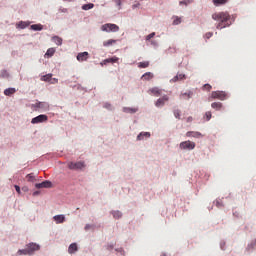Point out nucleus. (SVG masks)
<instances>
[{
  "instance_id": "nucleus-1",
  "label": "nucleus",
  "mask_w": 256,
  "mask_h": 256,
  "mask_svg": "<svg viewBox=\"0 0 256 256\" xmlns=\"http://www.w3.org/2000/svg\"><path fill=\"white\" fill-rule=\"evenodd\" d=\"M212 19L217 21L216 29H225V27H231V15L229 12H215L212 14Z\"/></svg>"
},
{
  "instance_id": "nucleus-2",
  "label": "nucleus",
  "mask_w": 256,
  "mask_h": 256,
  "mask_svg": "<svg viewBox=\"0 0 256 256\" xmlns=\"http://www.w3.org/2000/svg\"><path fill=\"white\" fill-rule=\"evenodd\" d=\"M68 169L71 171H81V169H85V162L78 161V162H69Z\"/></svg>"
},
{
  "instance_id": "nucleus-3",
  "label": "nucleus",
  "mask_w": 256,
  "mask_h": 256,
  "mask_svg": "<svg viewBox=\"0 0 256 256\" xmlns=\"http://www.w3.org/2000/svg\"><path fill=\"white\" fill-rule=\"evenodd\" d=\"M212 99H219L220 101H225L227 99V92L225 91H213L211 93Z\"/></svg>"
},
{
  "instance_id": "nucleus-4",
  "label": "nucleus",
  "mask_w": 256,
  "mask_h": 256,
  "mask_svg": "<svg viewBox=\"0 0 256 256\" xmlns=\"http://www.w3.org/2000/svg\"><path fill=\"white\" fill-rule=\"evenodd\" d=\"M195 146H196L195 142H191L190 140L181 142L179 145L180 149L188 150V151H193V149H195Z\"/></svg>"
},
{
  "instance_id": "nucleus-5",
  "label": "nucleus",
  "mask_w": 256,
  "mask_h": 256,
  "mask_svg": "<svg viewBox=\"0 0 256 256\" xmlns=\"http://www.w3.org/2000/svg\"><path fill=\"white\" fill-rule=\"evenodd\" d=\"M102 31H106L107 33H109V31H113L114 33H117V31H119V26H117V24H104L101 27Z\"/></svg>"
},
{
  "instance_id": "nucleus-6",
  "label": "nucleus",
  "mask_w": 256,
  "mask_h": 256,
  "mask_svg": "<svg viewBox=\"0 0 256 256\" xmlns=\"http://www.w3.org/2000/svg\"><path fill=\"white\" fill-rule=\"evenodd\" d=\"M49 117H47V115L45 114H40L39 116L34 117L31 120V123L33 125H36L37 123H45V121H48Z\"/></svg>"
},
{
  "instance_id": "nucleus-7",
  "label": "nucleus",
  "mask_w": 256,
  "mask_h": 256,
  "mask_svg": "<svg viewBox=\"0 0 256 256\" xmlns=\"http://www.w3.org/2000/svg\"><path fill=\"white\" fill-rule=\"evenodd\" d=\"M26 247L28 249L29 255H33L35 251H39V249H41V246H39V244L33 242L26 245Z\"/></svg>"
},
{
  "instance_id": "nucleus-8",
  "label": "nucleus",
  "mask_w": 256,
  "mask_h": 256,
  "mask_svg": "<svg viewBox=\"0 0 256 256\" xmlns=\"http://www.w3.org/2000/svg\"><path fill=\"white\" fill-rule=\"evenodd\" d=\"M52 186L51 181H44L42 183L35 184L36 189H49Z\"/></svg>"
},
{
  "instance_id": "nucleus-9",
  "label": "nucleus",
  "mask_w": 256,
  "mask_h": 256,
  "mask_svg": "<svg viewBox=\"0 0 256 256\" xmlns=\"http://www.w3.org/2000/svg\"><path fill=\"white\" fill-rule=\"evenodd\" d=\"M167 101H169V96L164 95L162 98H159L155 102V105H156V107H163L165 105V103H167Z\"/></svg>"
},
{
  "instance_id": "nucleus-10",
  "label": "nucleus",
  "mask_w": 256,
  "mask_h": 256,
  "mask_svg": "<svg viewBox=\"0 0 256 256\" xmlns=\"http://www.w3.org/2000/svg\"><path fill=\"white\" fill-rule=\"evenodd\" d=\"M89 59V52H80L77 55V61L83 62Z\"/></svg>"
},
{
  "instance_id": "nucleus-11",
  "label": "nucleus",
  "mask_w": 256,
  "mask_h": 256,
  "mask_svg": "<svg viewBox=\"0 0 256 256\" xmlns=\"http://www.w3.org/2000/svg\"><path fill=\"white\" fill-rule=\"evenodd\" d=\"M186 137H194L195 139H201V137H203V134H201L200 132L188 131L186 133Z\"/></svg>"
},
{
  "instance_id": "nucleus-12",
  "label": "nucleus",
  "mask_w": 256,
  "mask_h": 256,
  "mask_svg": "<svg viewBox=\"0 0 256 256\" xmlns=\"http://www.w3.org/2000/svg\"><path fill=\"white\" fill-rule=\"evenodd\" d=\"M148 93L150 95H154V97H160L162 91L161 89L157 88V87H154V88H151Z\"/></svg>"
},
{
  "instance_id": "nucleus-13",
  "label": "nucleus",
  "mask_w": 256,
  "mask_h": 256,
  "mask_svg": "<svg viewBox=\"0 0 256 256\" xmlns=\"http://www.w3.org/2000/svg\"><path fill=\"white\" fill-rule=\"evenodd\" d=\"M149 137H151V133L149 132H141L138 136H137V140L138 141H143V139H149Z\"/></svg>"
},
{
  "instance_id": "nucleus-14",
  "label": "nucleus",
  "mask_w": 256,
  "mask_h": 256,
  "mask_svg": "<svg viewBox=\"0 0 256 256\" xmlns=\"http://www.w3.org/2000/svg\"><path fill=\"white\" fill-rule=\"evenodd\" d=\"M78 247H77V243H72L70 244V246L68 247V253L70 255H73V253L77 252L78 251Z\"/></svg>"
},
{
  "instance_id": "nucleus-15",
  "label": "nucleus",
  "mask_w": 256,
  "mask_h": 256,
  "mask_svg": "<svg viewBox=\"0 0 256 256\" xmlns=\"http://www.w3.org/2000/svg\"><path fill=\"white\" fill-rule=\"evenodd\" d=\"M15 93H17L15 88H8L4 90V95H6V97H11V95H15Z\"/></svg>"
},
{
  "instance_id": "nucleus-16",
  "label": "nucleus",
  "mask_w": 256,
  "mask_h": 256,
  "mask_svg": "<svg viewBox=\"0 0 256 256\" xmlns=\"http://www.w3.org/2000/svg\"><path fill=\"white\" fill-rule=\"evenodd\" d=\"M154 75L151 72H146L142 75L141 79H143V81H151V79H153Z\"/></svg>"
},
{
  "instance_id": "nucleus-17",
  "label": "nucleus",
  "mask_w": 256,
  "mask_h": 256,
  "mask_svg": "<svg viewBox=\"0 0 256 256\" xmlns=\"http://www.w3.org/2000/svg\"><path fill=\"white\" fill-rule=\"evenodd\" d=\"M212 109H215V111H221L223 109V103L221 102H214L211 104Z\"/></svg>"
},
{
  "instance_id": "nucleus-18",
  "label": "nucleus",
  "mask_w": 256,
  "mask_h": 256,
  "mask_svg": "<svg viewBox=\"0 0 256 256\" xmlns=\"http://www.w3.org/2000/svg\"><path fill=\"white\" fill-rule=\"evenodd\" d=\"M53 219L57 224L65 223V215H55Z\"/></svg>"
},
{
  "instance_id": "nucleus-19",
  "label": "nucleus",
  "mask_w": 256,
  "mask_h": 256,
  "mask_svg": "<svg viewBox=\"0 0 256 256\" xmlns=\"http://www.w3.org/2000/svg\"><path fill=\"white\" fill-rule=\"evenodd\" d=\"M183 79H186L185 74H177L172 80V83H177V81H183Z\"/></svg>"
},
{
  "instance_id": "nucleus-20",
  "label": "nucleus",
  "mask_w": 256,
  "mask_h": 256,
  "mask_svg": "<svg viewBox=\"0 0 256 256\" xmlns=\"http://www.w3.org/2000/svg\"><path fill=\"white\" fill-rule=\"evenodd\" d=\"M52 41L58 46L63 45V39L59 36L52 37Z\"/></svg>"
},
{
  "instance_id": "nucleus-21",
  "label": "nucleus",
  "mask_w": 256,
  "mask_h": 256,
  "mask_svg": "<svg viewBox=\"0 0 256 256\" xmlns=\"http://www.w3.org/2000/svg\"><path fill=\"white\" fill-rule=\"evenodd\" d=\"M35 107H37L38 109H47V108H49V104H47L45 102H37L35 104Z\"/></svg>"
},
{
  "instance_id": "nucleus-22",
  "label": "nucleus",
  "mask_w": 256,
  "mask_h": 256,
  "mask_svg": "<svg viewBox=\"0 0 256 256\" xmlns=\"http://www.w3.org/2000/svg\"><path fill=\"white\" fill-rule=\"evenodd\" d=\"M119 61V58L117 56H114L112 58H108L104 60V65H107V63H117Z\"/></svg>"
},
{
  "instance_id": "nucleus-23",
  "label": "nucleus",
  "mask_w": 256,
  "mask_h": 256,
  "mask_svg": "<svg viewBox=\"0 0 256 256\" xmlns=\"http://www.w3.org/2000/svg\"><path fill=\"white\" fill-rule=\"evenodd\" d=\"M53 74H46L41 77V81H45L46 83H51Z\"/></svg>"
},
{
  "instance_id": "nucleus-24",
  "label": "nucleus",
  "mask_w": 256,
  "mask_h": 256,
  "mask_svg": "<svg viewBox=\"0 0 256 256\" xmlns=\"http://www.w3.org/2000/svg\"><path fill=\"white\" fill-rule=\"evenodd\" d=\"M32 31H42L43 30V25L41 24H33L31 25Z\"/></svg>"
},
{
  "instance_id": "nucleus-25",
  "label": "nucleus",
  "mask_w": 256,
  "mask_h": 256,
  "mask_svg": "<svg viewBox=\"0 0 256 256\" xmlns=\"http://www.w3.org/2000/svg\"><path fill=\"white\" fill-rule=\"evenodd\" d=\"M150 63L149 61L139 62L138 67L139 69H147L149 67Z\"/></svg>"
},
{
  "instance_id": "nucleus-26",
  "label": "nucleus",
  "mask_w": 256,
  "mask_h": 256,
  "mask_svg": "<svg viewBox=\"0 0 256 256\" xmlns=\"http://www.w3.org/2000/svg\"><path fill=\"white\" fill-rule=\"evenodd\" d=\"M193 97V92L189 91L181 94V99H191Z\"/></svg>"
},
{
  "instance_id": "nucleus-27",
  "label": "nucleus",
  "mask_w": 256,
  "mask_h": 256,
  "mask_svg": "<svg viewBox=\"0 0 256 256\" xmlns=\"http://www.w3.org/2000/svg\"><path fill=\"white\" fill-rule=\"evenodd\" d=\"M225 3H229V0H213V4L217 7L219 5H225Z\"/></svg>"
},
{
  "instance_id": "nucleus-28",
  "label": "nucleus",
  "mask_w": 256,
  "mask_h": 256,
  "mask_svg": "<svg viewBox=\"0 0 256 256\" xmlns=\"http://www.w3.org/2000/svg\"><path fill=\"white\" fill-rule=\"evenodd\" d=\"M94 7H95V4L89 3V4H84L82 6V9H83V11H89V9H93Z\"/></svg>"
},
{
  "instance_id": "nucleus-29",
  "label": "nucleus",
  "mask_w": 256,
  "mask_h": 256,
  "mask_svg": "<svg viewBox=\"0 0 256 256\" xmlns=\"http://www.w3.org/2000/svg\"><path fill=\"white\" fill-rule=\"evenodd\" d=\"M26 27H29V23H27V22L20 21V22L17 24V28H18V29H26Z\"/></svg>"
},
{
  "instance_id": "nucleus-30",
  "label": "nucleus",
  "mask_w": 256,
  "mask_h": 256,
  "mask_svg": "<svg viewBox=\"0 0 256 256\" xmlns=\"http://www.w3.org/2000/svg\"><path fill=\"white\" fill-rule=\"evenodd\" d=\"M114 43H117V40L110 39V40L104 41L103 46L110 47V45H113Z\"/></svg>"
},
{
  "instance_id": "nucleus-31",
  "label": "nucleus",
  "mask_w": 256,
  "mask_h": 256,
  "mask_svg": "<svg viewBox=\"0 0 256 256\" xmlns=\"http://www.w3.org/2000/svg\"><path fill=\"white\" fill-rule=\"evenodd\" d=\"M55 55V48H49L45 53V57H53Z\"/></svg>"
},
{
  "instance_id": "nucleus-32",
  "label": "nucleus",
  "mask_w": 256,
  "mask_h": 256,
  "mask_svg": "<svg viewBox=\"0 0 256 256\" xmlns=\"http://www.w3.org/2000/svg\"><path fill=\"white\" fill-rule=\"evenodd\" d=\"M123 111H124V113H137V111H139V109L126 107V108H124Z\"/></svg>"
},
{
  "instance_id": "nucleus-33",
  "label": "nucleus",
  "mask_w": 256,
  "mask_h": 256,
  "mask_svg": "<svg viewBox=\"0 0 256 256\" xmlns=\"http://www.w3.org/2000/svg\"><path fill=\"white\" fill-rule=\"evenodd\" d=\"M112 215L114 219H121V217H123V214L121 213V211H114L112 212Z\"/></svg>"
},
{
  "instance_id": "nucleus-34",
  "label": "nucleus",
  "mask_w": 256,
  "mask_h": 256,
  "mask_svg": "<svg viewBox=\"0 0 256 256\" xmlns=\"http://www.w3.org/2000/svg\"><path fill=\"white\" fill-rule=\"evenodd\" d=\"M17 255H29V250H28L27 246H26V249L18 250Z\"/></svg>"
},
{
  "instance_id": "nucleus-35",
  "label": "nucleus",
  "mask_w": 256,
  "mask_h": 256,
  "mask_svg": "<svg viewBox=\"0 0 256 256\" xmlns=\"http://www.w3.org/2000/svg\"><path fill=\"white\" fill-rule=\"evenodd\" d=\"M173 113H174V117H175L176 119H181V110L175 109V110L173 111Z\"/></svg>"
},
{
  "instance_id": "nucleus-36",
  "label": "nucleus",
  "mask_w": 256,
  "mask_h": 256,
  "mask_svg": "<svg viewBox=\"0 0 256 256\" xmlns=\"http://www.w3.org/2000/svg\"><path fill=\"white\" fill-rule=\"evenodd\" d=\"M180 23H181V18H179L178 16H175L173 20V25H180Z\"/></svg>"
},
{
  "instance_id": "nucleus-37",
  "label": "nucleus",
  "mask_w": 256,
  "mask_h": 256,
  "mask_svg": "<svg viewBox=\"0 0 256 256\" xmlns=\"http://www.w3.org/2000/svg\"><path fill=\"white\" fill-rule=\"evenodd\" d=\"M27 180L30 182L35 181V176L33 175V173H30L26 176Z\"/></svg>"
},
{
  "instance_id": "nucleus-38",
  "label": "nucleus",
  "mask_w": 256,
  "mask_h": 256,
  "mask_svg": "<svg viewBox=\"0 0 256 256\" xmlns=\"http://www.w3.org/2000/svg\"><path fill=\"white\" fill-rule=\"evenodd\" d=\"M204 117L206 121H211V117H212L211 111L206 112Z\"/></svg>"
},
{
  "instance_id": "nucleus-39",
  "label": "nucleus",
  "mask_w": 256,
  "mask_h": 256,
  "mask_svg": "<svg viewBox=\"0 0 256 256\" xmlns=\"http://www.w3.org/2000/svg\"><path fill=\"white\" fill-rule=\"evenodd\" d=\"M203 89H204V91H211V89H213V87L210 84H204Z\"/></svg>"
},
{
  "instance_id": "nucleus-40",
  "label": "nucleus",
  "mask_w": 256,
  "mask_h": 256,
  "mask_svg": "<svg viewBox=\"0 0 256 256\" xmlns=\"http://www.w3.org/2000/svg\"><path fill=\"white\" fill-rule=\"evenodd\" d=\"M155 37V32L150 33L149 35L146 36V41H150V39H153Z\"/></svg>"
},
{
  "instance_id": "nucleus-41",
  "label": "nucleus",
  "mask_w": 256,
  "mask_h": 256,
  "mask_svg": "<svg viewBox=\"0 0 256 256\" xmlns=\"http://www.w3.org/2000/svg\"><path fill=\"white\" fill-rule=\"evenodd\" d=\"M205 37H206V39H211V37H213V32H207L205 34Z\"/></svg>"
},
{
  "instance_id": "nucleus-42",
  "label": "nucleus",
  "mask_w": 256,
  "mask_h": 256,
  "mask_svg": "<svg viewBox=\"0 0 256 256\" xmlns=\"http://www.w3.org/2000/svg\"><path fill=\"white\" fill-rule=\"evenodd\" d=\"M16 191L18 192L19 195H21V187H19L18 185L14 186Z\"/></svg>"
},
{
  "instance_id": "nucleus-43",
  "label": "nucleus",
  "mask_w": 256,
  "mask_h": 256,
  "mask_svg": "<svg viewBox=\"0 0 256 256\" xmlns=\"http://www.w3.org/2000/svg\"><path fill=\"white\" fill-rule=\"evenodd\" d=\"M50 83H52V84L59 83V79H57V78H52V80L50 81Z\"/></svg>"
},
{
  "instance_id": "nucleus-44",
  "label": "nucleus",
  "mask_w": 256,
  "mask_h": 256,
  "mask_svg": "<svg viewBox=\"0 0 256 256\" xmlns=\"http://www.w3.org/2000/svg\"><path fill=\"white\" fill-rule=\"evenodd\" d=\"M256 246V240L252 241V243L249 245V247H255Z\"/></svg>"
},
{
  "instance_id": "nucleus-45",
  "label": "nucleus",
  "mask_w": 256,
  "mask_h": 256,
  "mask_svg": "<svg viewBox=\"0 0 256 256\" xmlns=\"http://www.w3.org/2000/svg\"><path fill=\"white\" fill-rule=\"evenodd\" d=\"M1 75L2 77H5V76L7 77L9 74L7 73V71H3Z\"/></svg>"
},
{
  "instance_id": "nucleus-46",
  "label": "nucleus",
  "mask_w": 256,
  "mask_h": 256,
  "mask_svg": "<svg viewBox=\"0 0 256 256\" xmlns=\"http://www.w3.org/2000/svg\"><path fill=\"white\" fill-rule=\"evenodd\" d=\"M191 121H193V117L189 116V117L187 118V123H191Z\"/></svg>"
},
{
  "instance_id": "nucleus-47",
  "label": "nucleus",
  "mask_w": 256,
  "mask_h": 256,
  "mask_svg": "<svg viewBox=\"0 0 256 256\" xmlns=\"http://www.w3.org/2000/svg\"><path fill=\"white\" fill-rule=\"evenodd\" d=\"M89 229H91V225L87 224V225L85 226V231H89Z\"/></svg>"
},
{
  "instance_id": "nucleus-48",
  "label": "nucleus",
  "mask_w": 256,
  "mask_h": 256,
  "mask_svg": "<svg viewBox=\"0 0 256 256\" xmlns=\"http://www.w3.org/2000/svg\"><path fill=\"white\" fill-rule=\"evenodd\" d=\"M139 5H141V4H139V3L134 4V5H132V8H133V9H137V7H139Z\"/></svg>"
},
{
  "instance_id": "nucleus-49",
  "label": "nucleus",
  "mask_w": 256,
  "mask_h": 256,
  "mask_svg": "<svg viewBox=\"0 0 256 256\" xmlns=\"http://www.w3.org/2000/svg\"><path fill=\"white\" fill-rule=\"evenodd\" d=\"M116 4L118 5V7H121V0H116Z\"/></svg>"
},
{
  "instance_id": "nucleus-50",
  "label": "nucleus",
  "mask_w": 256,
  "mask_h": 256,
  "mask_svg": "<svg viewBox=\"0 0 256 256\" xmlns=\"http://www.w3.org/2000/svg\"><path fill=\"white\" fill-rule=\"evenodd\" d=\"M106 109H111V104H105L104 106Z\"/></svg>"
},
{
  "instance_id": "nucleus-51",
  "label": "nucleus",
  "mask_w": 256,
  "mask_h": 256,
  "mask_svg": "<svg viewBox=\"0 0 256 256\" xmlns=\"http://www.w3.org/2000/svg\"><path fill=\"white\" fill-rule=\"evenodd\" d=\"M37 195H39V191L33 192V196H34V197L37 196Z\"/></svg>"
},
{
  "instance_id": "nucleus-52",
  "label": "nucleus",
  "mask_w": 256,
  "mask_h": 256,
  "mask_svg": "<svg viewBox=\"0 0 256 256\" xmlns=\"http://www.w3.org/2000/svg\"><path fill=\"white\" fill-rule=\"evenodd\" d=\"M180 5H187V2L186 1H181Z\"/></svg>"
}]
</instances>
